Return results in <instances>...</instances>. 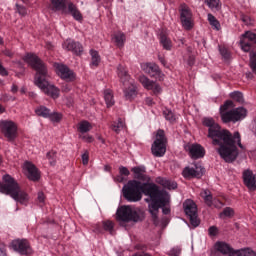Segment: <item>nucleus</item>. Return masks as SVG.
Listing matches in <instances>:
<instances>
[{
  "label": "nucleus",
  "mask_w": 256,
  "mask_h": 256,
  "mask_svg": "<svg viewBox=\"0 0 256 256\" xmlns=\"http://www.w3.org/2000/svg\"><path fill=\"white\" fill-rule=\"evenodd\" d=\"M123 195L130 203H137L143 199V194L150 197L148 211L152 217L154 225H159V208L168 201L167 192L159 190V186L154 183H141L137 180H130L123 187ZM143 193V194H142Z\"/></svg>",
  "instance_id": "f257e3e1"
},
{
  "label": "nucleus",
  "mask_w": 256,
  "mask_h": 256,
  "mask_svg": "<svg viewBox=\"0 0 256 256\" xmlns=\"http://www.w3.org/2000/svg\"><path fill=\"white\" fill-rule=\"evenodd\" d=\"M202 123L204 127H208V137L212 139V145H219L218 153L220 157L226 163H233L239 155L235 143L237 142L238 147L243 149L241 134L239 132L231 134L229 130L221 129V126L213 118H204Z\"/></svg>",
  "instance_id": "f03ea898"
},
{
  "label": "nucleus",
  "mask_w": 256,
  "mask_h": 256,
  "mask_svg": "<svg viewBox=\"0 0 256 256\" xmlns=\"http://www.w3.org/2000/svg\"><path fill=\"white\" fill-rule=\"evenodd\" d=\"M24 61L36 70L34 77V85L41 89L45 95L52 97V99L59 98L60 90L55 85L49 84V70H47V65L35 54H26Z\"/></svg>",
  "instance_id": "7ed1b4c3"
},
{
  "label": "nucleus",
  "mask_w": 256,
  "mask_h": 256,
  "mask_svg": "<svg viewBox=\"0 0 256 256\" xmlns=\"http://www.w3.org/2000/svg\"><path fill=\"white\" fill-rule=\"evenodd\" d=\"M0 193L9 195L16 203L27 206L29 203V194L21 189L19 183L11 175H4L0 183Z\"/></svg>",
  "instance_id": "20e7f679"
},
{
  "label": "nucleus",
  "mask_w": 256,
  "mask_h": 256,
  "mask_svg": "<svg viewBox=\"0 0 256 256\" xmlns=\"http://www.w3.org/2000/svg\"><path fill=\"white\" fill-rule=\"evenodd\" d=\"M234 107L235 103L231 100L225 101L224 104L220 106V117L222 123H237V121H241V119H245V117H247V110L245 108L239 107L233 109Z\"/></svg>",
  "instance_id": "39448f33"
},
{
  "label": "nucleus",
  "mask_w": 256,
  "mask_h": 256,
  "mask_svg": "<svg viewBox=\"0 0 256 256\" xmlns=\"http://www.w3.org/2000/svg\"><path fill=\"white\" fill-rule=\"evenodd\" d=\"M50 9L54 12L62 11V13H70L76 21H83V15H81V12L73 2H68L67 0H50Z\"/></svg>",
  "instance_id": "423d86ee"
},
{
  "label": "nucleus",
  "mask_w": 256,
  "mask_h": 256,
  "mask_svg": "<svg viewBox=\"0 0 256 256\" xmlns=\"http://www.w3.org/2000/svg\"><path fill=\"white\" fill-rule=\"evenodd\" d=\"M118 77L120 78V81L125 87V99L131 101V99H133L137 95V87L135 86L134 81L131 80V77L127 73V70H125V67H123L122 65L118 66Z\"/></svg>",
  "instance_id": "0eeeda50"
},
{
  "label": "nucleus",
  "mask_w": 256,
  "mask_h": 256,
  "mask_svg": "<svg viewBox=\"0 0 256 256\" xmlns=\"http://www.w3.org/2000/svg\"><path fill=\"white\" fill-rule=\"evenodd\" d=\"M116 219L123 223H129L131 221L137 223L141 221V210H137L131 206H121L117 210Z\"/></svg>",
  "instance_id": "6e6552de"
},
{
  "label": "nucleus",
  "mask_w": 256,
  "mask_h": 256,
  "mask_svg": "<svg viewBox=\"0 0 256 256\" xmlns=\"http://www.w3.org/2000/svg\"><path fill=\"white\" fill-rule=\"evenodd\" d=\"M154 157H163L167 152V138L165 137V131L158 130L156 133V139L151 147Z\"/></svg>",
  "instance_id": "1a4fd4ad"
},
{
  "label": "nucleus",
  "mask_w": 256,
  "mask_h": 256,
  "mask_svg": "<svg viewBox=\"0 0 256 256\" xmlns=\"http://www.w3.org/2000/svg\"><path fill=\"white\" fill-rule=\"evenodd\" d=\"M0 131L7 141H15L17 139V124L11 120H2L0 122Z\"/></svg>",
  "instance_id": "9d476101"
},
{
  "label": "nucleus",
  "mask_w": 256,
  "mask_h": 256,
  "mask_svg": "<svg viewBox=\"0 0 256 256\" xmlns=\"http://www.w3.org/2000/svg\"><path fill=\"white\" fill-rule=\"evenodd\" d=\"M180 13V21L182 23V27L186 29V31H191L193 29V12L191 8L187 6V4H181L179 8Z\"/></svg>",
  "instance_id": "9b49d317"
},
{
  "label": "nucleus",
  "mask_w": 256,
  "mask_h": 256,
  "mask_svg": "<svg viewBox=\"0 0 256 256\" xmlns=\"http://www.w3.org/2000/svg\"><path fill=\"white\" fill-rule=\"evenodd\" d=\"M184 211L189 217L193 227H199V219L197 218V204L193 200H186L184 202Z\"/></svg>",
  "instance_id": "f8f14e48"
},
{
  "label": "nucleus",
  "mask_w": 256,
  "mask_h": 256,
  "mask_svg": "<svg viewBox=\"0 0 256 256\" xmlns=\"http://www.w3.org/2000/svg\"><path fill=\"white\" fill-rule=\"evenodd\" d=\"M11 247L21 255L29 256L33 254V249H31V244H29V241L25 239L13 240L11 243Z\"/></svg>",
  "instance_id": "ddd939ff"
},
{
  "label": "nucleus",
  "mask_w": 256,
  "mask_h": 256,
  "mask_svg": "<svg viewBox=\"0 0 256 256\" xmlns=\"http://www.w3.org/2000/svg\"><path fill=\"white\" fill-rule=\"evenodd\" d=\"M253 45H256V34L251 31H246L240 39V46L242 51L249 53Z\"/></svg>",
  "instance_id": "4468645a"
},
{
  "label": "nucleus",
  "mask_w": 256,
  "mask_h": 256,
  "mask_svg": "<svg viewBox=\"0 0 256 256\" xmlns=\"http://www.w3.org/2000/svg\"><path fill=\"white\" fill-rule=\"evenodd\" d=\"M203 173H205V168H202L199 164H193L192 166L185 167L182 175L185 179H193L195 177H202Z\"/></svg>",
  "instance_id": "2eb2a0df"
},
{
  "label": "nucleus",
  "mask_w": 256,
  "mask_h": 256,
  "mask_svg": "<svg viewBox=\"0 0 256 256\" xmlns=\"http://www.w3.org/2000/svg\"><path fill=\"white\" fill-rule=\"evenodd\" d=\"M54 67L56 69L57 75H59V77H61L64 81H68V82L75 81V78H76L75 72L69 69V67L63 64H58V63H56Z\"/></svg>",
  "instance_id": "dca6fc26"
},
{
  "label": "nucleus",
  "mask_w": 256,
  "mask_h": 256,
  "mask_svg": "<svg viewBox=\"0 0 256 256\" xmlns=\"http://www.w3.org/2000/svg\"><path fill=\"white\" fill-rule=\"evenodd\" d=\"M184 149L191 159H201L205 157V148H203L201 144H186Z\"/></svg>",
  "instance_id": "f3484780"
},
{
  "label": "nucleus",
  "mask_w": 256,
  "mask_h": 256,
  "mask_svg": "<svg viewBox=\"0 0 256 256\" xmlns=\"http://www.w3.org/2000/svg\"><path fill=\"white\" fill-rule=\"evenodd\" d=\"M139 81L144 89H147L148 91H153L154 95H159V93H161V86L147 78L145 75L140 76Z\"/></svg>",
  "instance_id": "a211bd4d"
},
{
  "label": "nucleus",
  "mask_w": 256,
  "mask_h": 256,
  "mask_svg": "<svg viewBox=\"0 0 256 256\" xmlns=\"http://www.w3.org/2000/svg\"><path fill=\"white\" fill-rule=\"evenodd\" d=\"M243 183L250 191L256 190V174L250 169L244 170L242 173Z\"/></svg>",
  "instance_id": "6ab92c4d"
},
{
  "label": "nucleus",
  "mask_w": 256,
  "mask_h": 256,
  "mask_svg": "<svg viewBox=\"0 0 256 256\" xmlns=\"http://www.w3.org/2000/svg\"><path fill=\"white\" fill-rule=\"evenodd\" d=\"M24 167L26 171H28V179H30V181H39L41 174H39V169H37L35 164L31 162H25Z\"/></svg>",
  "instance_id": "aec40b11"
},
{
  "label": "nucleus",
  "mask_w": 256,
  "mask_h": 256,
  "mask_svg": "<svg viewBox=\"0 0 256 256\" xmlns=\"http://www.w3.org/2000/svg\"><path fill=\"white\" fill-rule=\"evenodd\" d=\"M215 249L217 253H221L222 255H225V256L235 255V250H233V248L225 242H217L215 244Z\"/></svg>",
  "instance_id": "412c9836"
},
{
  "label": "nucleus",
  "mask_w": 256,
  "mask_h": 256,
  "mask_svg": "<svg viewBox=\"0 0 256 256\" xmlns=\"http://www.w3.org/2000/svg\"><path fill=\"white\" fill-rule=\"evenodd\" d=\"M64 48L68 51H72L75 55H81L83 53V46L79 42L67 40L64 43Z\"/></svg>",
  "instance_id": "4be33fe9"
},
{
  "label": "nucleus",
  "mask_w": 256,
  "mask_h": 256,
  "mask_svg": "<svg viewBox=\"0 0 256 256\" xmlns=\"http://www.w3.org/2000/svg\"><path fill=\"white\" fill-rule=\"evenodd\" d=\"M142 70L144 71V73L150 75V77H156V75H159L161 73L159 66L155 63L142 64Z\"/></svg>",
  "instance_id": "5701e85b"
},
{
  "label": "nucleus",
  "mask_w": 256,
  "mask_h": 256,
  "mask_svg": "<svg viewBox=\"0 0 256 256\" xmlns=\"http://www.w3.org/2000/svg\"><path fill=\"white\" fill-rule=\"evenodd\" d=\"M93 129V125L89 123L87 120H82L77 125V131L79 133H89Z\"/></svg>",
  "instance_id": "b1692460"
},
{
  "label": "nucleus",
  "mask_w": 256,
  "mask_h": 256,
  "mask_svg": "<svg viewBox=\"0 0 256 256\" xmlns=\"http://www.w3.org/2000/svg\"><path fill=\"white\" fill-rule=\"evenodd\" d=\"M200 197L204 200V203L208 205V207H213V195H211V191L209 190H202L200 192Z\"/></svg>",
  "instance_id": "393cba45"
},
{
  "label": "nucleus",
  "mask_w": 256,
  "mask_h": 256,
  "mask_svg": "<svg viewBox=\"0 0 256 256\" xmlns=\"http://www.w3.org/2000/svg\"><path fill=\"white\" fill-rule=\"evenodd\" d=\"M104 99L107 107H113V105H115V99L113 98V90L106 89L104 91Z\"/></svg>",
  "instance_id": "a878e982"
},
{
  "label": "nucleus",
  "mask_w": 256,
  "mask_h": 256,
  "mask_svg": "<svg viewBox=\"0 0 256 256\" xmlns=\"http://www.w3.org/2000/svg\"><path fill=\"white\" fill-rule=\"evenodd\" d=\"M35 113L38 117H43L44 119H49L51 110L45 106H39L35 109Z\"/></svg>",
  "instance_id": "bb28decb"
},
{
  "label": "nucleus",
  "mask_w": 256,
  "mask_h": 256,
  "mask_svg": "<svg viewBox=\"0 0 256 256\" xmlns=\"http://www.w3.org/2000/svg\"><path fill=\"white\" fill-rule=\"evenodd\" d=\"M113 39L117 47H123L125 45L126 38L123 32L115 33Z\"/></svg>",
  "instance_id": "cd10ccee"
},
{
  "label": "nucleus",
  "mask_w": 256,
  "mask_h": 256,
  "mask_svg": "<svg viewBox=\"0 0 256 256\" xmlns=\"http://www.w3.org/2000/svg\"><path fill=\"white\" fill-rule=\"evenodd\" d=\"M111 129L115 133H121V131H123V129H125V121H123V119L119 118L117 122L112 123Z\"/></svg>",
  "instance_id": "c85d7f7f"
},
{
  "label": "nucleus",
  "mask_w": 256,
  "mask_h": 256,
  "mask_svg": "<svg viewBox=\"0 0 256 256\" xmlns=\"http://www.w3.org/2000/svg\"><path fill=\"white\" fill-rule=\"evenodd\" d=\"M132 173L135 174V178L140 181H145V167H134Z\"/></svg>",
  "instance_id": "c756f323"
},
{
  "label": "nucleus",
  "mask_w": 256,
  "mask_h": 256,
  "mask_svg": "<svg viewBox=\"0 0 256 256\" xmlns=\"http://www.w3.org/2000/svg\"><path fill=\"white\" fill-rule=\"evenodd\" d=\"M91 55V65L93 67H99V63H101V56H99V52L95 50H90Z\"/></svg>",
  "instance_id": "7c9ffc66"
},
{
  "label": "nucleus",
  "mask_w": 256,
  "mask_h": 256,
  "mask_svg": "<svg viewBox=\"0 0 256 256\" xmlns=\"http://www.w3.org/2000/svg\"><path fill=\"white\" fill-rule=\"evenodd\" d=\"M233 256H256V253L251 248H244L236 250Z\"/></svg>",
  "instance_id": "2f4dec72"
},
{
  "label": "nucleus",
  "mask_w": 256,
  "mask_h": 256,
  "mask_svg": "<svg viewBox=\"0 0 256 256\" xmlns=\"http://www.w3.org/2000/svg\"><path fill=\"white\" fill-rule=\"evenodd\" d=\"M160 43L163 46L164 49H166V51H171V47H173L171 40L169 38H167V36L162 35L160 37Z\"/></svg>",
  "instance_id": "473e14b6"
},
{
  "label": "nucleus",
  "mask_w": 256,
  "mask_h": 256,
  "mask_svg": "<svg viewBox=\"0 0 256 256\" xmlns=\"http://www.w3.org/2000/svg\"><path fill=\"white\" fill-rule=\"evenodd\" d=\"M208 21L216 31H219L221 29V24L219 23V20L213 16V14H208Z\"/></svg>",
  "instance_id": "72a5a7b5"
},
{
  "label": "nucleus",
  "mask_w": 256,
  "mask_h": 256,
  "mask_svg": "<svg viewBox=\"0 0 256 256\" xmlns=\"http://www.w3.org/2000/svg\"><path fill=\"white\" fill-rule=\"evenodd\" d=\"M102 227H103L104 231H109L110 235H114L113 227H115V224L111 220L103 221Z\"/></svg>",
  "instance_id": "f704fd0d"
},
{
  "label": "nucleus",
  "mask_w": 256,
  "mask_h": 256,
  "mask_svg": "<svg viewBox=\"0 0 256 256\" xmlns=\"http://www.w3.org/2000/svg\"><path fill=\"white\" fill-rule=\"evenodd\" d=\"M46 159H48L50 165H55L57 163V151L51 150L46 154Z\"/></svg>",
  "instance_id": "c9c22d12"
},
{
  "label": "nucleus",
  "mask_w": 256,
  "mask_h": 256,
  "mask_svg": "<svg viewBox=\"0 0 256 256\" xmlns=\"http://www.w3.org/2000/svg\"><path fill=\"white\" fill-rule=\"evenodd\" d=\"M48 119H50L52 123H59V121L63 119V115L59 112H50Z\"/></svg>",
  "instance_id": "e433bc0d"
},
{
  "label": "nucleus",
  "mask_w": 256,
  "mask_h": 256,
  "mask_svg": "<svg viewBox=\"0 0 256 256\" xmlns=\"http://www.w3.org/2000/svg\"><path fill=\"white\" fill-rule=\"evenodd\" d=\"M231 99H233V101H236L237 103H243L244 99H243V93L239 92V91H235L232 92L230 94Z\"/></svg>",
  "instance_id": "4c0bfd02"
},
{
  "label": "nucleus",
  "mask_w": 256,
  "mask_h": 256,
  "mask_svg": "<svg viewBox=\"0 0 256 256\" xmlns=\"http://www.w3.org/2000/svg\"><path fill=\"white\" fill-rule=\"evenodd\" d=\"M163 115L167 121H170V123L175 121V114H173L171 110H164Z\"/></svg>",
  "instance_id": "58836bf2"
},
{
  "label": "nucleus",
  "mask_w": 256,
  "mask_h": 256,
  "mask_svg": "<svg viewBox=\"0 0 256 256\" xmlns=\"http://www.w3.org/2000/svg\"><path fill=\"white\" fill-rule=\"evenodd\" d=\"M235 215V211L231 207H226L223 212L220 214V217H233Z\"/></svg>",
  "instance_id": "ea45409f"
},
{
  "label": "nucleus",
  "mask_w": 256,
  "mask_h": 256,
  "mask_svg": "<svg viewBox=\"0 0 256 256\" xmlns=\"http://www.w3.org/2000/svg\"><path fill=\"white\" fill-rule=\"evenodd\" d=\"M167 197H168V200L167 202L165 203V205H162L158 208V213H159V209L162 208V213L164 215H169V213H171V208H169L167 205H169V194H167Z\"/></svg>",
  "instance_id": "a19ab883"
},
{
  "label": "nucleus",
  "mask_w": 256,
  "mask_h": 256,
  "mask_svg": "<svg viewBox=\"0 0 256 256\" xmlns=\"http://www.w3.org/2000/svg\"><path fill=\"white\" fill-rule=\"evenodd\" d=\"M162 185L166 189H175L177 187V184L175 182H173V181H170V180L162 181Z\"/></svg>",
  "instance_id": "79ce46f5"
},
{
  "label": "nucleus",
  "mask_w": 256,
  "mask_h": 256,
  "mask_svg": "<svg viewBox=\"0 0 256 256\" xmlns=\"http://www.w3.org/2000/svg\"><path fill=\"white\" fill-rule=\"evenodd\" d=\"M210 9H217L219 7V0H204Z\"/></svg>",
  "instance_id": "37998d69"
},
{
  "label": "nucleus",
  "mask_w": 256,
  "mask_h": 256,
  "mask_svg": "<svg viewBox=\"0 0 256 256\" xmlns=\"http://www.w3.org/2000/svg\"><path fill=\"white\" fill-rule=\"evenodd\" d=\"M82 163L83 165H89V151H85L82 154Z\"/></svg>",
  "instance_id": "c03bdc74"
},
{
  "label": "nucleus",
  "mask_w": 256,
  "mask_h": 256,
  "mask_svg": "<svg viewBox=\"0 0 256 256\" xmlns=\"http://www.w3.org/2000/svg\"><path fill=\"white\" fill-rule=\"evenodd\" d=\"M16 7L19 15H21L22 17H25V15H27V8L19 6L18 4L16 5Z\"/></svg>",
  "instance_id": "a18cd8bd"
},
{
  "label": "nucleus",
  "mask_w": 256,
  "mask_h": 256,
  "mask_svg": "<svg viewBox=\"0 0 256 256\" xmlns=\"http://www.w3.org/2000/svg\"><path fill=\"white\" fill-rule=\"evenodd\" d=\"M119 173H120V175H124L125 177H129V175L131 174L129 172V169H127V167H123V166H121L119 168Z\"/></svg>",
  "instance_id": "49530a36"
},
{
  "label": "nucleus",
  "mask_w": 256,
  "mask_h": 256,
  "mask_svg": "<svg viewBox=\"0 0 256 256\" xmlns=\"http://www.w3.org/2000/svg\"><path fill=\"white\" fill-rule=\"evenodd\" d=\"M169 256H179L181 255V249L179 248H173L172 250H170V252L168 253Z\"/></svg>",
  "instance_id": "de8ad7c7"
},
{
  "label": "nucleus",
  "mask_w": 256,
  "mask_h": 256,
  "mask_svg": "<svg viewBox=\"0 0 256 256\" xmlns=\"http://www.w3.org/2000/svg\"><path fill=\"white\" fill-rule=\"evenodd\" d=\"M220 53L224 59H229V51L225 47H220Z\"/></svg>",
  "instance_id": "09e8293b"
},
{
  "label": "nucleus",
  "mask_w": 256,
  "mask_h": 256,
  "mask_svg": "<svg viewBox=\"0 0 256 256\" xmlns=\"http://www.w3.org/2000/svg\"><path fill=\"white\" fill-rule=\"evenodd\" d=\"M218 229H217V227H215V226H211L209 229H208V233H209V235H211L212 237H215V235H217V233H218Z\"/></svg>",
  "instance_id": "8fccbe9b"
},
{
  "label": "nucleus",
  "mask_w": 256,
  "mask_h": 256,
  "mask_svg": "<svg viewBox=\"0 0 256 256\" xmlns=\"http://www.w3.org/2000/svg\"><path fill=\"white\" fill-rule=\"evenodd\" d=\"M212 207H216L217 209H221V207H223V202L214 198Z\"/></svg>",
  "instance_id": "3c124183"
},
{
  "label": "nucleus",
  "mask_w": 256,
  "mask_h": 256,
  "mask_svg": "<svg viewBox=\"0 0 256 256\" xmlns=\"http://www.w3.org/2000/svg\"><path fill=\"white\" fill-rule=\"evenodd\" d=\"M0 75H2V77H7V75H9V72L7 71V69H5V67H3V64H1V62H0Z\"/></svg>",
  "instance_id": "603ef678"
},
{
  "label": "nucleus",
  "mask_w": 256,
  "mask_h": 256,
  "mask_svg": "<svg viewBox=\"0 0 256 256\" xmlns=\"http://www.w3.org/2000/svg\"><path fill=\"white\" fill-rule=\"evenodd\" d=\"M241 19L246 25H251V17L242 15Z\"/></svg>",
  "instance_id": "864d4df0"
},
{
  "label": "nucleus",
  "mask_w": 256,
  "mask_h": 256,
  "mask_svg": "<svg viewBox=\"0 0 256 256\" xmlns=\"http://www.w3.org/2000/svg\"><path fill=\"white\" fill-rule=\"evenodd\" d=\"M81 139H83L84 141H86V143H92L93 142V137L90 136V135H84V136H81Z\"/></svg>",
  "instance_id": "5fc2aeb1"
},
{
  "label": "nucleus",
  "mask_w": 256,
  "mask_h": 256,
  "mask_svg": "<svg viewBox=\"0 0 256 256\" xmlns=\"http://www.w3.org/2000/svg\"><path fill=\"white\" fill-rule=\"evenodd\" d=\"M37 200L39 201V203H45V194L43 192H39Z\"/></svg>",
  "instance_id": "6e6d98bb"
},
{
  "label": "nucleus",
  "mask_w": 256,
  "mask_h": 256,
  "mask_svg": "<svg viewBox=\"0 0 256 256\" xmlns=\"http://www.w3.org/2000/svg\"><path fill=\"white\" fill-rule=\"evenodd\" d=\"M145 103L149 107H151L152 105H155V102L153 101V98H151V97H147L146 100H145Z\"/></svg>",
  "instance_id": "4d7b16f0"
},
{
  "label": "nucleus",
  "mask_w": 256,
  "mask_h": 256,
  "mask_svg": "<svg viewBox=\"0 0 256 256\" xmlns=\"http://www.w3.org/2000/svg\"><path fill=\"white\" fill-rule=\"evenodd\" d=\"M3 55H5L6 57H10V58H13V52L9 49H6L3 51Z\"/></svg>",
  "instance_id": "13d9d810"
},
{
  "label": "nucleus",
  "mask_w": 256,
  "mask_h": 256,
  "mask_svg": "<svg viewBox=\"0 0 256 256\" xmlns=\"http://www.w3.org/2000/svg\"><path fill=\"white\" fill-rule=\"evenodd\" d=\"M11 91H12L13 93H17V91H19V87L17 86V84H13V85H12Z\"/></svg>",
  "instance_id": "bf43d9fd"
},
{
  "label": "nucleus",
  "mask_w": 256,
  "mask_h": 256,
  "mask_svg": "<svg viewBox=\"0 0 256 256\" xmlns=\"http://www.w3.org/2000/svg\"><path fill=\"white\" fill-rule=\"evenodd\" d=\"M0 256H7V251L5 248H0Z\"/></svg>",
  "instance_id": "052dcab7"
},
{
  "label": "nucleus",
  "mask_w": 256,
  "mask_h": 256,
  "mask_svg": "<svg viewBox=\"0 0 256 256\" xmlns=\"http://www.w3.org/2000/svg\"><path fill=\"white\" fill-rule=\"evenodd\" d=\"M28 97H30V99H35L37 97V94H35V92H29Z\"/></svg>",
  "instance_id": "680f3d73"
},
{
  "label": "nucleus",
  "mask_w": 256,
  "mask_h": 256,
  "mask_svg": "<svg viewBox=\"0 0 256 256\" xmlns=\"http://www.w3.org/2000/svg\"><path fill=\"white\" fill-rule=\"evenodd\" d=\"M20 93L22 95H25L27 93V88L25 86H23L21 89H20Z\"/></svg>",
  "instance_id": "e2e57ef3"
},
{
  "label": "nucleus",
  "mask_w": 256,
  "mask_h": 256,
  "mask_svg": "<svg viewBox=\"0 0 256 256\" xmlns=\"http://www.w3.org/2000/svg\"><path fill=\"white\" fill-rule=\"evenodd\" d=\"M133 256H151L149 253H136Z\"/></svg>",
  "instance_id": "0e129e2a"
},
{
  "label": "nucleus",
  "mask_w": 256,
  "mask_h": 256,
  "mask_svg": "<svg viewBox=\"0 0 256 256\" xmlns=\"http://www.w3.org/2000/svg\"><path fill=\"white\" fill-rule=\"evenodd\" d=\"M62 91H65L67 93V91H71V88H69V86L66 84L65 86H63Z\"/></svg>",
  "instance_id": "69168bd1"
},
{
  "label": "nucleus",
  "mask_w": 256,
  "mask_h": 256,
  "mask_svg": "<svg viewBox=\"0 0 256 256\" xmlns=\"http://www.w3.org/2000/svg\"><path fill=\"white\" fill-rule=\"evenodd\" d=\"M116 181H118L119 183H123V177L122 176H118L116 178Z\"/></svg>",
  "instance_id": "338daca9"
},
{
  "label": "nucleus",
  "mask_w": 256,
  "mask_h": 256,
  "mask_svg": "<svg viewBox=\"0 0 256 256\" xmlns=\"http://www.w3.org/2000/svg\"><path fill=\"white\" fill-rule=\"evenodd\" d=\"M2 113H5V107H3V105L0 104V115Z\"/></svg>",
  "instance_id": "774afa93"
}]
</instances>
